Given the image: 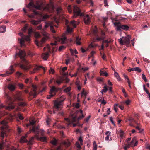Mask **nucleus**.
I'll return each mask as SVG.
<instances>
[{
    "mask_svg": "<svg viewBox=\"0 0 150 150\" xmlns=\"http://www.w3.org/2000/svg\"><path fill=\"white\" fill-rule=\"evenodd\" d=\"M65 99V96H62L59 98H58L54 101V105L53 109L54 113H56L59 109L62 108L63 105V102Z\"/></svg>",
    "mask_w": 150,
    "mask_h": 150,
    "instance_id": "f257e3e1",
    "label": "nucleus"
},
{
    "mask_svg": "<svg viewBox=\"0 0 150 150\" xmlns=\"http://www.w3.org/2000/svg\"><path fill=\"white\" fill-rule=\"evenodd\" d=\"M5 97L6 99V104L8 105L6 106L1 104L0 105V108H4L5 109L9 110L13 109L15 107L13 103V101L11 97L6 93H5Z\"/></svg>",
    "mask_w": 150,
    "mask_h": 150,
    "instance_id": "f03ea898",
    "label": "nucleus"
},
{
    "mask_svg": "<svg viewBox=\"0 0 150 150\" xmlns=\"http://www.w3.org/2000/svg\"><path fill=\"white\" fill-rule=\"evenodd\" d=\"M79 112L80 113L82 114V115L79 116V117H77L76 116H74L73 115H72L71 118V119L68 118H65V120L67 121L69 124L73 123L74 122H78L80 120L84 118V116L83 114V111L82 110H79Z\"/></svg>",
    "mask_w": 150,
    "mask_h": 150,
    "instance_id": "7ed1b4c3",
    "label": "nucleus"
},
{
    "mask_svg": "<svg viewBox=\"0 0 150 150\" xmlns=\"http://www.w3.org/2000/svg\"><path fill=\"white\" fill-rule=\"evenodd\" d=\"M27 7L30 10L32 11L33 12V13L36 15H38V13L33 9L34 8L39 10H41L43 8L42 6V4L36 6L34 4L32 1L30 2L27 5Z\"/></svg>",
    "mask_w": 150,
    "mask_h": 150,
    "instance_id": "20e7f679",
    "label": "nucleus"
},
{
    "mask_svg": "<svg viewBox=\"0 0 150 150\" xmlns=\"http://www.w3.org/2000/svg\"><path fill=\"white\" fill-rule=\"evenodd\" d=\"M131 36L127 35L126 37H123L121 38L118 40L119 43L122 45H126L127 47H128L130 43V40L131 39Z\"/></svg>",
    "mask_w": 150,
    "mask_h": 150,
    "instance_id": "39448f33",
    "label": "nucleus"
},
{
    "mask_svg": "<svg viewBox=\"0 0 150 150\" xmlns=\"http://www.w3.org/2000/svg\"><path fill=\"white\" fill-rule=\"evenodd\" d=\"M19 35L21 37V39L18 38V40L19 41V43L21 46H25L24 44L25 40L28 42H29L30 40L29 36L24 35L22 33H19Z\"/></svg>",
    "mask_w": 150,
    "mask_h": 150,
    "instance_id": "423d86ee",
    "label": "nucleus"
},
{
    "mask_svg": "<svg viewBox=\"0 0 150 150\" xmlns=\"http://www.w3.org/2000/svg\"><path fill=\"white\" fill-rule=\"evenodd\" d=\"M105 38V34L104 32L102 31L101 32V36L100 37L98 35H96L95 37L94 38L93 40H94L95 41H99L103 40L102 43L103 44L104 43L106 44L108 43V40H104Z\"/></svg>",
    "mask_w": 150,
    "mask_h": 150,
    "instance_id": "0eeeda50",
    "label": "nucleus"
},
{
    "mask_svg": "<svg viewBox=\"0 0 150 150\" xmlns=\"http://www.w3.org/2000/svg\"><path fill=\"white\" fill-rule=\"evenodd\" d=\"M8 122L4 120L1 122V124L2 125L0 127V129L2 130L1 133V137L3 138L4 137V135L5 134V132L4 131V130L7 129L8 126L7 125Z\"/></svg>",
    "mask_w": 150,
    "mask_h": 150,
    "instance_id": "6e6552de",
    "label": "nucleus"
},
{
    "mask_svg": "<svg viewBox=\"0 0 150 150\" xmlns=\"http://www.w3.org/2000/svg\"><path fill=\"white\" fill-rule=\"evenodd\" d=\"M114 25L117 26L116 29L117 31H120L121 29H122L125 31H127L129 29V27L126 25H119V23L115 22L114 23Z\"/></svg>",
    "mask_w": 150,
    "mask_h": 150,
    "instance_id": "1a4fd4ad",
    "label": "nucleus"
},
{
    "mask_svg": "<svg viewBox=\"0 0 150 150\" xmlns=\"http://www.w3.org/2000/svg\"><path fill=\"white\" fill-rule=\"evenodd\" d=\"M15 99L17 100L19 102L18 103V105L21 107H24L26 105V103L25 102L21 96L20 95H18L15 97Z\"/></svg>",
    "mask_w": 150,
    "mask_h": 150,
    "instance_id": "9d476101",
    "label": "nucleus"
},
{
    "mask_svg": "<svg viewBox=\"0 0 150 150\" xmlns=\"http://www.w3.org/2000/svg\"><path fill=\"white\" fill-rule=\"evenodd\" d=\"M74 17H76L78 16H83V13L81 12L80 9L76 6H74L73 8Z\"/></svg>",
    "mask_w": 150,
    "mask_h": 150,
    "instance_id": "9b49d317",
    "label": "nucleus"
},
{
    "mask_svg": "<svg viewBox=\"0 0 150 150\" xmlns=\"http://www.w3.org/2000/svg\"><path fill=\"white\" fill-rule=\"evenodd\" d=\"M58 89L55 86H52L50 90V95L48 96L47 98L50 99L51 97H53L55 94L56 92L58 91Z\"/></svg>",
    "mask_w": 150,
    "mask_h": 150,
    "instance_id": "f8f14e48",
    "label": "nucleus"
},
{
    "mask_svg": "<svg viewBox=\"0 0 150 150\" xmlns=\"http://www.w3.org/2000/svg\"><path fill=\"white\" fill-rule=\"evenodd\" d=\"M41 68L43 70L44 73L45 72V70L44 67L42 66H39L37 65H35L34 68L33 70L30 71V74H33L35 73L38 71L40 70Z\"/></svg>",
    "mask_w": 150,
    "mask_h": 150,
    "instance_id": "ddd939ff",
    "label": "nucleus"
},
{
    "mask_svg": "<svg viewBox=\"0 0 150 150\" xmlns=\"http://www.w3.org/2000/svg\"><path fill=\"white\" fill-rule=\"evenodd\" d=\"M44 27L45 29H46L47 28L50 27V30L52 33H55L56 32L52 25V23L51 22H48L45 23Z\"/></svg>",
    "mask_w": 150,
    "mask_h": 150,
    "instance_id": "4468645a",
    "label": "nucleus"
},
{
    "mask_svg": "<svg viewBox=\"0 0 150 150\" xmlns=\"http://www.w3.org/2000/svg\"><path fill=\"white\" fill-rule=\"evenodd\" d=\"M13 70V66L11 65L10 67V71H7L5 74H0V76L3 77H6L12 74Z\"/></svg>",
    "mask_w": 150,
    "mask_h": 150,
    "instance_id": "2eb2a0df",
    "label": "nucleus"
},
{
    "mask_svg": "<svg viewBox=\"0 0 150 150\" xmlns=\"http://www.w3.org/2000/svg\"><path fill=\"white\" fill-rule=\"evenodd\" d=\"M45 38L44 37L42 39L41 42H39L37 41H35V43L38 46L41 47L42 46V44L45 42Z\"/></svg>",
    "mask_w": 150,
    "mask_h": 150,
    "instance_id": "dca6fc26",
    "label": "nucleus"
},
{
    "mask_svg": "<svg viewBox=\"0 0 150 150\" xmlns=\"http://www.w3.org/2000/svg\"><path fill=\"white\" fill-rule=\"evenodd\" d=\"M84 21L85 23L86 24L89 23L91 21V19L88 15H86L84 18Z\"/></svg>",
    "mask_w": 150,
    "mask_h": 150,
    "instance_id": "f3484780",
    "label": "nucleus"
},
{
    "mask_svg": "<svg viewBox=\"0 0 150 150\" xmlns=\"http://www.w3.org/2000/svg\"><path fill=\"white\" fill-rule=\"evenodd\" d=\"M138 144V141L136 140V138L135 137H134L130 144L131 145V147L135 146L137 145Z\"/></svg>",
    "mask_w": 150,
    "mask_h": 150,
    "instance_id": "a211bd4d",
    "label": "nucleus"
},
{
    "mask_svg": "<svg viewBox=\"0 0 150 150\" xmlns=\"http://www.w3.org/2000/svg\"><path fill=\"white\" fill-rule=\"evenodd\" d=\"M128 71L129 72H131L132 71H135L139 72H140L141 71V69L138 67H136L135 68H129L128 69Z\"/></svg>",
    "mask_w": 150,
    "mask_h": 150,
    "instance_id": "6ab92c4d",
    "label": "nucleus"
},
{
    "mask_svg": "<svg viewBox=\"0 0 150 150\" xmlns=\"http://www.w3.org/2000/svg\"><path fill=\"white\" fill-rule=\"evenodd\" d=\"M32 131L36 134V135H38L39 132L38 131L39 128L38 127H35V126H33L32 128Z\"/></svg>",
    "mask_w": 150,
    "mask_h": 150,
    "instance_id": "aec40b11",
    "label": "nucleus"
},
{
    "mask_svg": "<svg viewBox=\"0 0 150 150\" xmlns=\"http://www.w3.org/2000/svg\"><path fill=\"white\" fill-rule=\"evenodd\" d=\"M81 38L79 36H76V39L75 42L78 45H81Z\"/></svg>",
    "mask_w": 150,
    "mask_h": 150,
    "instance_id": "412c9836",
    "label": "nucleus"
},
{
    "mask_svg": "<svg viewBox=\"0 0 150 150\" xmlns=\"http://www.w3.org/2000/svg\"><path fill=\"white\" fill-rule=\"evenodd\" d=\"M27 134H26L25 136H22L20 139V142L21 143H23L24 142H28V141L26 139V138L27 137Z\"/></svg>",
    "mask_w": 150,
    "mask_h": 150,
    "instance_id": "4be33fe9",
    "label": "nucleus"
},
{
    "mask_svg": "<svg viewBox=\"0 0 150 150\" xmlns=\"http://www.w3.org/2000/svg\"><path fill=\"white\" fill-rule=\"evenodd\" d=\"M70 142L68 140L66 141H63L62 142V144L65 146L67 147L69 146L70 145Z\"/></svg>",
    "mask_w": 150,
    "mask_h": 150,
    "instance_id": "5701e85b",
    "label": "nucleus"
},
{
    "mask_svg": "<svg viewBox=\"0 0 150 150\" xmlns=\"http://www.w3.org/2000/svg\"><path fill=\"white\" fill-rule=\"evenodd\" d=\"M79 23L74 20L71 21L70 23V25L72 26L74 28H75L76 27V25H78Z\"/></svg>",
    "mask_w": 150,
    "mask_h": 150,
    "instance_id": "b1692460",
    "label": "nucleus"
},
{
    "mask_svg": "<svg viewBox=\"0 0 150 150\" xmlns=\"http://www.w3.org/2000/svg\"><path fill=\"white\" fill-rule=\"evenodd\" d=\"M35 136L37 139L40 141L44 142H45L46 141L47 139L45 137H39L38 135H36Z\"/></svg>",
    "mask_w": 150,
    "mask_h": 150,
    "instance_id": "393cba45",
    "label": "nucleus"
},
{
    "mask_svg": "<svg viewBox=\"0 0 150 150\" xmlns=\"http://www.w3.org/2000/svg\"><path fill=\"white\" fill-rule=\"evenodd\" d=\"M49 54L48 52L43 53L42 54V57L45 60H47L49 57Z\"/></svg>",
    "mask_w": 150,
    "mask_h": 150,
    "instance_id": "a878e982",
    "label": "nucleus"
},
{
    "mask_svg": "<svg viewBox=\"0 0 150 150\" xmlns=\"http://www.w3.org/2000/svg\"><path fill=\"white\" fill-rule=\"evenodd\" d=\"M63 81L64 80L62 77H59L56 80V82L58 85H60Z\"/></svg>",
    "mask_w": 150,
    "mask_h": 150,
    "instance_id": "bb28decb",
    "label": "nucleus"
},
{
    "mask_svg": "<svg viewBox=\"0 0 150 150\" xmlns=\"http://www.w3.org/2000/svg\"><path fill=\"white\" fill-rule=\"evenodd\" d=\"M35 122L36 121H35L33 119L31 120H30L29 123L27 124V127H28L31 125H33Z\"/></svg>",
    "mask_w": 150,
    "mask_h": 150,
    "instance_id": "cd10ccee",
    "label": "nucleus"
},
{
    "mask_svg": "<svg viewBox=\"0 0 150 150\" xmlns=\"http://www.w3.org/2000/svg\"><path fill=\"white\" fill-rule=\"evenodd\" d=\"M61 41L62 44H65L67 42V38L65 37H63L61 38Z\"/></svg>",
    "mask_w": 150,
    "mask_h": 150,
    "instance_id": "c85d7f7f",
    "label": "nucleus"
},
{
    "mask_svg": "<svg viewBox=\"0 0 150 150\" xmlns=\"http://www.w3.org/2000/svg\"><path fill=\"white\" fill-rule=\"evenodd\" d=\"M50 142L52 145L55 146H57V141L55 138H54L53 140H51Z\"/></svg>",
    "mask_w": 150,
    "mask_h": 150,
    "instance_id": "c756f323",
    "label": "nucleus"
},
{
    "mask_svg": "<svg viewBox=\"0 0 150 150\" xmlns=\"http://www.w3.org/2000/svg\"><path fill=\"white\" fill-rule=\"evenodd\" d=\"M32 86L33 88V89L34 96L35 97L37 95V93L36 91L35 90V89L36 88V86H35L33 84H32Z\"/></svg>",
    "mask_w": 150,
    "mask_h": 150,
    "instance_id": "7c9ffc66",
    "label": "nucleus"
},
{
    "mask_svg": "<svg viewBox=\"0 0 150 150\" xmlns=\"http://www.w3.org/2000/svg\"><path fill=\"white\" fill-rule=\"evenodd\" d=\"M8 88L10 90L13 91L15 90V87L13 85L9 84L8 86Z\"/></svg>",
    "mask_w": 150,
    "mask_h": 150,
    "instance_id": "2f4dec72",
    "label": "nucleus"
},
{
    "mask_svg": "<svg viewBox=\"0 0 150 150\" xmlns=\"http://www.w3.org/2000/svg\"><path fill=\"white\" fill-rule=\"evenodd\" d=\"M103 89L101 91L102 94L103 95V93H106L108 90V88L107 85H105L103 87Z\"/></svg>",
    "mask_w": 150,
    "mask_h": 150,
    "instance_id": "473e14b6",
    "label": "nucleus"
},
{
    "mask_svg": "<svg viewBox=\"0 0 150 150\" xmlns=\"http://www.w3.org/2000/svg\"><path fill=\"white\" fill-rule=\"evenodd\" d=\"M19 55L20 56L23 57L25 55V52L24 51L20 50L19 53Z\"/></svg>",
    "mask_w": 150,
    "mask_h": 150,
    "instance_id": "72a5a7b5",
    "label": "nucleus"
},
{
    "mask_svg": "<svg viewBox=\"0 0 150 150\" xmlns=\"http://www.w3.org/2000/svg\"><path fill=\"white\" fill-rule=\"evenodd\" d=\"M6 26H1L0 27V33H3L6 31Z\"/></svg>",
    "mask_w": 150,
    "mask_h": 150,
    "instance_id": "f704fd0d",
    "label": "nucleus"
},
{
    "mask_svg": "<svg viewBox=\"0 0 150 150\" xmlns=\"http://www.w3.org/2000/svg\"><path fill=\"white\" fill-rule=\"evenodd\" d=\"M111 132L109 131H107L105 133L107 135L106 137L105 138V140L108 141L109 140V137L110 135Z\"/></svg>",
    "mask_w": 150,
    "mask_h": 150,
    "instance_id": "c9c22d12",
    "label": "nucleus"
},
{
    "mask_svg": "<svg viewBox=\"0 0 150 150\" xmlns=\"http://www.w3.org/2000/svg\"><path fill=\"white\" fill-rule=\"evenodd\" d=\"M40 21H36L34 20H32L31 21V23L34 25H36L39 24L40 22Z\"/></svg>",
    "mask_w": 150,
    "mask_h": 150,
    "instance_id": "e433bc0d",
    "label": "nucleus"
},
{
    "mask_svg": "<svg viewBox=\"0 0 150 150\" xmlns=\"http://www.w3.org/2000/svg\"><path fill=\"white\" fill-rule=\"evenodd\" d=\"M100 74L101 75H102L103 76H107L108 75V73L106 72H104L103 71H102L101 70L100 71Z\"/></svg>",
    "mask_w": 150,
    "mask_h": 150,
    "instance_id": "4c0bfd02",
    "label": "nucleus"
},
{
    "mask_svg": "<svg viewBox=\"0 0 150 150\" xmlns=\"http://www.w3.org/2000/svg\"><path fill=\"white\" fill-rule=\"evenodd\" d=\"M115 76L117 78L118 80L120 81V77L118 73L117 72H115L114 74Z\"/></svg>",
    "mask_w": 150,
    "mask_h": 150,
    "instance_id": "58836bf2",
    "label": "nucleus"
},
{
    "mask_svg": "<svg viewBox=\"0 0 150 150\" xmlns=\"http://www.w3.org/2000/svg\"><path fill=\"white\" fill-rule=\"evenodd\" d=\"M73 29L71 28L69 26L67 25V31L68 33H71Z\"/></svg>",
    "mask_w": 150,
    "mask_h": 150,
    "instance_id": "ea45409f",
    "label": "nucleus"
},
{
    "mask_svg": "<svg viewBox=\"0 0 150 150\" xmlns=\"http://www.w3.org/2000/svg\"><path fill=\"white\" fill-rule=\"evenodd\" d=\"M57 13L58 14H60V13H62V9L59 7L57 9Z\"/></svg>",
    "mask_w": 150,
    "mask_h": 150,
    "instance_id": "a19ab883",
    "label": "nucleus"
},
{
    "mask_svg": "<svg viewBox=\"0 0 150 150\" xmlns=\"http://www.w3.org/2000/svg\"><path fill=\"white\" fill-rule=\"evenodd\" d=\"M17 86H18L21 89H23L24 85L22 83H19L18 84Z\"/></svg>",
    "mask_w": 150,
    "mask_h": 150,
    "instance_id": "79ce46f5",
    "label": "nucleus"
},
{
    "mask_svg": "<svg viewBox=\"0 0 150 150\" xmlns=\"http://www.w3.org/2000/svg\"><path fill=\"white\" fill-rule=\"evenodd\" d=\"M20 67L25 70H27L28 68L25 65L23 64H21L20 65Z\"/></svg>",
    "mask_w": 150,
    "mask_h": 150,
    "instance_id": "37998d69",
    "label": "nucleus"
},
{
    "mask_svg": "<svg viewBox=\"0 0 150 150\" xmlns=\"http://www.w3.org/2000/svg\"><path fill=\"white\" fill-rule=\"evenodd\" d=\"M32 32V28H29L28 29V33L29 35V37H30L29 36H30V35Z\"/></svg>",
    "mask_w": 150,
    "mask_h": 150,
    "instance_id": "c03bdc74",
    "label": "nucleus"
},
{
    "mask_svg": "<svg viewBox=\"0 0 150 150\" xmlns=\"http://www.w3.org/2000/svg\"><path fill=\"white\" fill-rule=\"evenodd\" d=\"M120 136L122 138L124 137V132L123 131L120 130Z\"/></svg>",
    "mask_w": 150,
    "mask_h": 150,
    "instance_id": "a18cd8bd",
    "label": "nucleus"
},
{
    "mask_svg": "<svg viewBox=\"0 0 150 150\" xmlns=\"http://www.w3.org/2000/svg\"><path fill=\"white\" fill-rule=\"evenodd\" d=\"M67 9L69 12L70 13H71L72 12L71 6L70 5L68 6Z\"/></svg>",
    "mask_w": 150,
    "mask_h": 150,
    "instance_id": "49530a36",
    "label": "nucleus"
},
{
    "mask_svg": "<svg viewBox=\"0 0 150 150\" xmlns=\"http://www.w3.org/2000/svg\"><path fill=\"white\" fill-rule=\"evenodd\" d=\"M75 145L76 146L78 149H81V146L80 145L79 142H77L76 144Z\"/></svg>",
    "mask_w": 150,
    "mask_h": 150,
    "instance_id": "de8ad7c7",
    "label": "nucleus"
},
{
    "mask_svg": "<svg viewBox=\"0 0 150 150\" xmlns=\"http://www.w3.org/2000/svg\"><path fill=\"white\" fill-rule=\"evenodd\" d=\"M28 28V26L26 24L25 25L24 27L22 29V30L24 32H25V31L27 30Z\"/></svg>",
    "mask_w": 150,
    "mask_h": 150,
    "instance_id": "09e8293b",
    "label": "nucleus"
},
{
    "mask_svg": "<svg viewBox=\"0 0 150 150\" xmlns=\"http://www.w3.org/2000/svg\"><path fill=\"white\" fill-rule=\"evenodd\" d=\"M18 117L21 120H23V119L24 118L23 116L20 113H18L17 115Z\"/></svg>",
    "mask_w": 150,
    "mask_h": 150,
    "instance_id": "8fccbe9b",
    "label": "nucleus"
},
{
    "mask_svg": "<svg viewBox=\"0 0 150 150\" xmlns=\"http://www.w3.org/2000/svg\"><path fill=\"white\" fill-rule=\"evenodd\" d=\"M71 89V87H69L65 89L64 91L66 92H67L69 91Z\"/></svg>",
    "mask_w": 150,
    "mask_h": 150,
    "instance_id": "3c124183",
    "label": "nucleus"
},
{
    "mask_svg": "<svg viewBox=\"0 0 150 150\" xmlns=\"http://www.w3.org/2000/svg\"><path fill=\"white\" fill-rule=\"evenodd\" d=\"M142 78L144 80V81L145 82H146L147 81V79L145 76L143 74H142Z\"/></svg>",
    "mask_w": 150,
    "mask_h": 150,
    "instance_id": "603ef678",
    "label": "nucleus"
},
{
    "mask_svg": "<svg viewBox=\"0 0 150 150\" xmlns=\"http://www.w3.org/2000/svg\"><path fill=\"white\" fill-rule=\"evenodd\" d=\"M100 55L102 56L103 59L105 60L106 59V56L105 54H104L103 55L101 52H100Z\"/></svg>",
    "mask_w": 150,
    "mask_h": 150,
    "instance_id": "864d4df0",
    "label": "nucleus"
},
{
    "mask_svg": "<svg viewBox=\"0 0 150 150\" xmlns=\"http://www.w3.org/2000/svg\"><path fill=\"white\" fill-rule=\"evenodd\" d=\"M25 82L26 83H27L29 82L30 83H31V80H29V79L27 78L25 79Z\"/></svg>",
    "mask_w": 150,
    "mask_h": 150,
    "instance_id": "5fc2aeb1",
    "label": "nucleus"
},
{
    "mask_svg": "<svg viewBox=\"0 0 150 150\" xmlns=\"http://www.w3.org/2000/svg\"><path fill=\"white\" fill-rule=\"evenodd\" d=\"M78 140L79 141H80V143L82 145L83 144V143H82L83 139H82V137H79Z\"/></svg>",
    "mask_w": 150,
    "mask_h": 150,
    "instance_id": "6e6d98bb",
    "label": "nucleus"
},
{
    "mask_svg": "<svg viewBox=\"0 0 150 150\" xmlns=\"http://www.w3.org/2000/svg\"><path fill=\"white\" fill-rule=\"evenodd\" d=\"M86 92L85 91L84 89H83L81 93V96H82L83 95L85 96H86Z\"/></svg>",
    "mask_w": 150,
    "mask_h": 150,
    "instance_id": "4d7b16f0",
    "label": "nucleus"
},
{
    "mask_svg": "<svg viewBox=\"0 0 150 150\" xmlns=\"http://www.w3.org/2000/svg\"><path fill=\"white\" fill-rule=\"evenodd\" d=\"M97 80L99 82H102L103 81L102 78L100 77H98L97 79Z\"/></svg>",
    "mask_w": 150,
    "mask_h": 150,
    "instance_id": "13d9d810",
    "label": "nucleus"
},
{
    "mask_svg": "<svg viewBox=\"0 0 150 150\" xmlns=\"http://www.w3.org/2000/svg\"><path fill=\"white\" fill-rule=\"evenodd\" d=\"M110 120V121L111 122L112 124H113V125H115V123H114V122L112 118V117H110L109 118Z\"/></svg>",
    "mask_w": 150,
    "mask_h": 150,
    "instance_id": "bf43d9fd",
    "label": "nucleus"
},
{
    "mask_svg": "<svg viewBox=\"0 0 150 150\" xmlns=\"http://www.w3.org/2000/svg\"><path fill=\"white\" fill-rule=\"evenodd\" d=\"M4 143L3 142L2 143H0V150H1L3 149V146Z\"/></svg>",
    "mask_w": 150,
    "mask_h": 150,
    "instance_id": "052dcab7",
    "label": "nucleus"
},
{
    "mask_svg": "<svg viewBox=\"0 0 150 150\" xmlns=\"http://www.w3.org/2000/svg\"><path fill=\"white\" fill-rule=\"evenodd\" d=\"M130 101L129 100H127L125 101V103L127 105H129L130 103Z\"/></svg>",
    "mask_w": 150,
    "mask_h": 150,
    "instance_id": "680f3d73",
    "label": "nucleus"
},
{
    "mask_svg": "<svg viewBox=\"0 0 150 150\" xmlns=\"http://www.w3.org/2000/svg\"><path fill=\"white\" fill-rule=\"evenodd\" d=\"M65 48L63 46H61L59 47V51H61L62 50Z\"/></svg>",
    "mask_w": 150,
    "mask_h": 150,
    "instance_id": "e2e57ef3",
    "label": "nucleus"
},
{
    "mask_svg": "<svg viewBox=\"0 0 150 150\" xmlns=\"http://www.w3.org/2000/svg\"><path fill=\"white\" fill-rule=\"evenodd\" d=\"M131 146V145L130 144H126L125 145V147H126V148H129Z\"/></svg>",
    "mask_w": 150,
    "mask_h": 150,
    "instance_id": "0e129e2a",
    "label": "nucleus"
},
{
    "mask_svg": "<svg viewBox=\"0 0 150 150\" xmlns=\"http://www.w3.org/2000/svg\"><path fill=\"white\" fill-rule=\"evenodd\" d=\"M67 69V67H63L62 68V72H64V71L65 70H66Z\"/></svg>",
    "mask_w": 150,
    "mask_h": 150,
    "instance_id": "69168bd1",
    "label": "nucleus"
},
{
    "mask_svg": "<svg viewBox=\"0 0 150 150\" xmlns=\"http://www.w3.org/2000/svg\"><path fill=\"white\" fill-rule=\"evenodd\" d=\"M137 129H138L139 131V132L141 133L142 132V130L139 127V126H137L136 127Z\"/></svg>",
    "mask_w": 150,
    "mask_h": 150,
    "instance_id": "338daca9",
    "label": "nucleus"
},
{
    "mask_svg": "<svg viewBox=\"0 0 150 150\" xmlns=\"http://www.w3.org/2000/svg\"><path fill=\"white\" fill-rule=\"evenodd\" d=\"M33 141L30 139L28 142V144L29 145H32L33 144Z\"/></svg>",
    "mask_w": 150,
    "mask_h": 150,
    "instance_id": "774afa93",
    "label": "nucleus"
}]
</instances>
